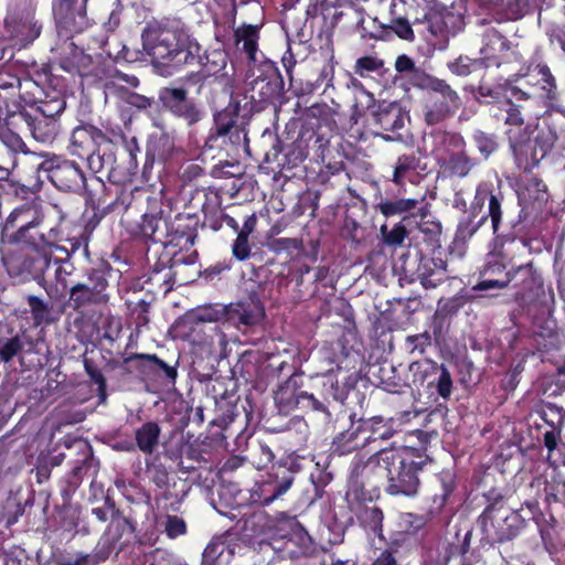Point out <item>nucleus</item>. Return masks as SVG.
<instances>
[{"label": "nucleus", "instance_id": "1", "mask_svg": "<svg viewBox=\"0 0 565 565\" xmlns=\"http://www.w3.org/2000/svg\"><path fill=\"white\" fill-rule=\"evenodd\" d=\"M425 448L392 447L384 456L387 466L385 492L393 497L415 498L419 493V473L430 462Z\"/></svg>", "mask_w": 565, "mask_h": 565}, {"label": "nucleus", "instance_id": "2", "mask_svg": "<svg viewBox=\"0 0 565 565\" xmlns=\"http://www.w3.org/2000/svg\"><path fill=\"white\" fill-rule=\"evenodd\" d=\"M509 149L513 156L515 166L523 172H531L553 150L558 139L557 130L546 125L537 130L532 137L531 125L520 129L507 130Z\"/></svg>", "mask_w": 565, "mask_h": 565}, {"label": "nucleus", "instance_id": "3", "mask_svg": "<svg viewBox=\"0 0 565 565\" xmlns=\"http://www.w3.org/2000/svg\"><path fill=\"white\" fill-rule=\"evenodd\" d=\"M207 75L202 71L189 72L179 81L181 86L162 87L158 93V100L167 113L178 120L184 122L188 128L198 125L205 116L204 109L199 102L189 96L186 86L204 85Z\"/></svg>", "mask_w": 565, "mask_h": 565}, {"label": "nucleus", "instance_id": "4", "mask_svg": "<svg viewBox=\"0 0 565 565\" xmlns=\"http://www.w3.org/2000/svg\"><path fill=\"white\" fill-rule=\"evenodd\" d=\"M185 35L180 18L152 20L142 30V47L153 60L167 64Z\"/></svg>", "mask_w": 565, "mask_h": 565}, {"label": "nucleus", "instance_id": "5", "mask_svg": "<svg viewBox=\"0 0 565 565\" xmlns=\"http://www.w3.org/2000/svg\"><path fill=\"white\" fill-rule=\"evenodd\" d=\"M509 288L513 290V299L526 312L537 309L546 298L542 270L530 260L512 266Z\"/></svg>", "mask_w": 565, "mask_h": 565}, {"label": "nucleus", "instance_id": "6", "mask_svg": "<svg viewBox=\"0 0 565 565\" xmlns=\"http://www.w3.org/2000/svg\"><path fill=\"white\" fill-rule=\"evenodd\" d=\"M53 260L52 248L20 247L3 257V264L10 277L21 281L44 280L45 271Z\"/></svg>", "mask_w": 565, "mask_h": 565}, {"label": "nucleus", "instance_id": "7", "mask_svg": "<svg viewBox=\"0 0 565 565\" xmlns=\"http://www.w3.org/2000/svg\"><path fill=\"white\" fill-rule=\"evenodd\" d=\"M199 259L198 252L173 250L171 245L163 247L152 266L148 281L164 288V292L172 290L174 284H186L183 277L184 266L195 265Z\"/></svg>", "mask_w": 565, "mask_h": 565}, {"label": "nucleus", "instance_id": "8", "mask_svg": "<svg viewBox=\"0 0 565 565\" xmlns=\"http://www.w3.org/2000/svg\"><path fill=\"white\" fill-rule=\"evenodd\" d=\"M38 170L45 173L47 180L61 192L85 195L89 192L86 174L76 161L56 154L46 156Z\"/></svg>", "mask_w": 565, "mask_h": 565}, {"label": "nucleus", "instance_id": "9", "mask_svg": "<svg viewBox=\"0 0 565 565\" xmlns=\"http://www.w3.org/2000/svg\"><path fill=\"white\" fill-rule=\"evenodd\" d=\"M109 271L110 266L108 264L89 269L86 281L76 282L68 287V298L65 306L74 311H82L83 309L108 302L109 297L106 294V289L108 287L107 276Z\"/></svg>", "mask_w": 565, "mask_h": 565}, {"label": "nucleus", "instance_id": "10", "mask_svg": "<svg viewBox=\"0 0 565 565\" xmlns=\"http://www.w3.org/2000/svg\"><path fill=\"white\" fill-rule=\"evenodd\" d=\"M520 210L515 218L509 221L514 235H526L532 224L531 214L540 213L550 200V193L545 182L531 177L519 185L516 191Z\"/></svg>", "mask_w": 565, "mask_h": 565}, {"label": "nucleus", "instance_id": "11", "mask_svg": "<svg viewBox=\"0 0 565 565\" xmlns=\"http://www.w3.org/2000/svg\"><path fill=\"white\" fill-rule=\"evenodd\" d=\"M103 138L102 129L95 125L82 122L72 129L67 150L72 156L85 159L93 173H99L106 166L105 152H100Z\"/></svg>", "mask_w": 565, "mask_h": 565}, {"label": "nucleus", "instance_id": "12", "mask_svg": "<svg viewBox=\"0 0 565 565\" xmlns=\"http://www.w3.org/2000/svg\"><path fill=\"white\" fill-rule=\"evenodd\" d=\"M403 274L409 282L418 280L426 288H435L447 279V264L441 258L424 255L416 249L414 256L411 253L404 258Z\"/></svg>", "mask_w": 565, "mask_h": 565}, {"label": "nucleus", "instance_id": "13", "mask_svg": "<svg viewBox=\"0 0 565 565\" xmlns=\"http://www.w3.org/2000/svg\"><path fill=\"white\" fill-rule=\"evenodd\" d=\"M348 508L355 516L361 529L369 535L386 542L383 532L384 512L373 502L369 491L351 490L347 492Z\"/></svg>", "mask_w": 565, "mask_h": 565}, {"label": "nucleus", "instance_id": "14", "mask_svg": "<svg viewBox=\"0 0 565 565\" xmlns=\"http://www.w3.org/2000/svg\"><path fill=\"white\" fill-rule=\"evenodd\" d=\"M58 65L71 75H78L88 85L107 79L111 72L110 65L102 54L93 56L77 47L62 56Z\"/></svg>", "mask_w": 565, "mask_h": 565}, {"label": "nucleus", "instance_id": "15", "mask_svg": "<svg viewBox=\"0 0 565 565\" xmlns=\"http://www.w3.org/2000/svg\"><path fill=\"white\" fill-rule=\"evenodd\" d=\"M477 194H480L482 207L487 203V212L483 213L482 216L486 217V222L490 220L495 242L505 244L513 242L515 238H521L522 244L525 245V235H514L513 228L507 234L500 233L504 216L508 213V203L504 193L500 189L494 190L490 184L481 182L477 185L473 198H477ZM510 227L512 226L510 225Z\"/></svg>", "mask_w": 565, "mask_h": 565}, {"label": "nucleus", "instance_id": "16", "mask_svg": "<svg viewBox=\"0 0 565 565\" xmlns=\"http://www.w3.org/2000/svg\"><path fill=\"white\" fill-rule=\"evenodd\" d=\"M423 107L424 121L428 126H437L455 116L461 108L460 95L445 79L440 81L430 92Z\"/></svg>", "mask_w": 565, "mask_h": 565}, {"label": "nucleus", "instance_id": "17", "mask_svg": "<svg viewBox=\"0 0 565 565\" xmlns=\"http://www.w3.org/2000/svg\"><path fill=\"white\" fill-rule=\"evenodd\" d=\"M504 244L495 242V247L488 253L479 270L480 280L473 287L476 291L509 288L512 273L511 258L503 249Z\"/></svg>", "mask_w": 565, "mask_h": 565}, {"label": "nucleus", "instance_id": "18", "mask_svg": "<svg viewBox=\"0 0 565 565\" xmlns=\"http://www.w3.org/2000/svg\"><path fill=\"white\" fill-rule=\"evenodd\" d=\"M524 509L513 510L509 514L490 518L484 522H478L481 531V542L493 546L503 544L518 537L526 525L527 514H523Z\"/></svg>", "mask_w": 565, "mask_h": 565}, {"label": "nucleus", "instance_id": "19", "mask_svg": "<svg viewBox=\"0 0 565 565\" xmlns=\"http://www.w3.org/2000/svg\"><path fill=\"white\" fill-rule=\"evenodd\" d=\"M315 136L311 127H301L297 138L290 143L281 145L276 138L271 149L265 152V162H277L281 169H294L302 163L309 156L310 138Z\"/></svg>", "mask_w": 565, "mask_h": 565}, {"label": "nucleus", "instance_id": "20", "mask_svg": "<svg viewBox=\"0 0 565 565\" xmlns=\"http://www.w3.org/2000/svg\"><path fill=\"white\" fill-rule=\"evenodd\" d=\"M348 12L335 0H310L306 9L305 24L319 38H331L341 19Z\"/></svg>", "mask_w": 565, "mask_h": 565}, {"label": "nucleus", "instance_id": "21", "mask_svg": "<svg viewBox=\"0 0 565 565\" xmlns=\"http://www.w3.org/2000/svg\"><path fill=\"white\" fill-rule=\"evenodd\" d=\"M388 448H380L366 460L354 459L351 465L350 471V488L351 490H362L366 486L371 488H377L382 480L387 481V466L384 462L385 452Z\"/></svg>", "mask_w": 565, "mask_h": 565}, {"label": "nucleus", "instance_id": "22", "mask_svg": "<svg viewBox=\"0 0 565 565\" xmlns=\"http://www.w3.org/2000/svg\"><path fill=\"white\" fill-rule=\"evenodd\" d=\"M87 2L88 0L53 1V15L61 35L72 38L88 28Z\"/></svg>", "mask_w": 565, "mask_h": 565}, {"label": "nucleus", "instance_id": "23", "mask_svg": "<svg viewBox=\"0 0 565 565\" xmlns=\"http://www.w3.org/2000/svg\"><path fill=\"white\" fill-rule=\"evenodd\" d=\"M44 221L41 204L35 200L25 201L9 213L1 224L0 242L11 236L13 239L24 237L30 227H40Z\"/></svg>", "mask_w": 565, "mask_h": 565}, {"label": "nucleus", "instance_id": "24", "mask_svg": "<svg viewBox=\"0 0 565 565\" xmlns=\"http://www.w3.org/2000/svg\"><path fill=\"white\" fill-rule=\"evenodd\" d=\"M373 125L377 128L375 135L386 141L402 140L401 130L409 121L408 113L397 102H381L372 113Z\"/></svg>", "mask_w": 565, "mask_h": 565}, {"label": "nucleus", "instance_id": "25", "mask_svg": "<svg viewBox=\"0 0 565 565\" xmlns=\"http://www.w3.org/2000/svg\"><path fill=\"white\" fill-rule=\"evenodd\" d=\"M141 152L138 140H130L125 151L105 153L108 169L107 179L114 184L134 183L138 172V154Z\"/></svg>", "mask_w": 565, "mask_h": 565}, {"label": "nucleus", "instance_id": "26", "mask_svg": "<svg viewBox=\"0 0 565 565\" xmlns=\"http://www.w3.org/2000/svg\"><path fill=\"white\" fill-rule=\"evenodd\" d=\"M153 126L160 130V134L152 135L147 142L146 161L142 169L145 181H149L148 171L156 160L168 163L182 152V149L175 146V137L168 131L162 120H154Z\"/></svg>", "mask_w": 565, "mask_h": 565}, {"label": "nucleus", "instance_id": "27", "mask_svg": "<svg viewBox=\"0 0 565 565\" xmlns=\"http://www.w3.org/2000/svg\"><path fill=\"white\" fill-rule=\"evenodd\" d=\"M200 218L195 213H179L166 223V242L163 247L171 245L173 250L195 252L192 249L198 237Z\"/></svg>", "mask_w": 565, "mask_h": 565}, {"label": "nucleus", "instance_id": "28", "mask_svg": "<svg viewBox=\"0 0 565 565\" xmlns=\"http://www.w3.org/2000/svg\"><path fill=\"white\" fill-rule=\"evenodd\" d=\"M9 125L18 130H26L32 137L43 143H51L60 132V122L57 119H51L32 115L25 109L11 113Z\"/></svg>", "mask_w": 565, "mask_h": 565}, {"label": "nucleus", "instance_id": "29", "mask_svg": "<svg viewBox=\"0 0 565 565\" xmlns=\"http://www.w3.org/2000/svg\"><path fill=\"white\" fill-rule=\"evenodd\" d=\"M250 111L260 113L268 107L275 110L285 102V83L282 78L277 81H250L248 83Z\"/></svg>", "mask_w": 565, "mask_h": 565}, {"label": "nucleus", "instance_id": "30", "mask_svg": "<svg viewBox=\"0 0 565 565\" xmlns=\"http://www.w3.org/2000/svg\"><path fill=\"white\" fill-rule=\"evenodd\" d=\"M36 341L25 331L13 328L0 332V364L11 365L14 361L23 364L26 355L36 352Z\"/></svg>", "mask_w": 565, "mask_h": 565}, {"label": "nucleus", "instance_id": "31", "mask_svg": "<svg viewBox=\"0 0 565 565\" xmlns=\"http://www.w3.org/2000/svg\"><path fill=\"white\" fill-rule=\"evenodd\" d=\"M524 87L532 89V93L545 100L554 102L558 98V89L555 76L545 63L531 64L526 72L515 75Z\"/></svg>", "mask_w": 565, "mask_h": 565}, {"label": "nucleus", "instance_id": "32", "mask_svg": "<svg viewBox=\"0 0 565 565\" xmlns=\"http://www.w3.org/2000/svg\"><path fill=\"white\" fill-rule=\"evenodd\" d=\"M223 312L238 329L254 327L265 317L264 305L255 290H250L246 299L225 307Z\"/></svg>", "mask_w": 565, "mask_h": 565}, {"label": "nucleus", "instance_id": "33", "mask_svg": "<svg viewBox=\"0 0 565 565\" xmlns=\"http://www.w3.org/2000/svg\"><path fill=\"white\" fill-rule=\"evenodd\" d=\"M511 42L494 28L487 29L482 34L480 62L486 67H500L508 61Z\"/></svg>", "mask_w": 565, "mask_h": 565}, {"label": "nucleus", "instance_id": "34", "mask_svg": "<svg viewBox=\"0 0 565 565\" xmlns=\"http://www.w3.org/2000/svg\"><path fill=\"white\" fill-rule=\"evenodd\" d=\"M4 30L12 41L26 46L38 39L42 24L31 13H12L4 19Z\"/></svg>", "mask_w": 565, "mask_h": 565}, {"label": "nucleus", "instance_id": "35", "mask_svg": "<svg viewBox=\"0 0 565 565\" xmlns=\"http://www.w3.org/2000/svg\"><path fill=\"white\" fill-rule=\"evenodd\" d=\"M191 489L192 486L186 479L178 477L169 486L154 491L153 502L159 510L177 513Z\"/></svg>", "mask_w": 565, "mask_h": 565}, {"label": "nucleus", "instance_id": "36", "mask_svg": "<svg viewBox=\"0 0 565 565\" xmlns=\"http://www.w3.org/2000/svg\"><path fill=\"white\" fill-rule=\"evenodd\" d=\"M262 24L243 23L233 30V40L236 51L245 56L246 64H254L260 56L259 40Z\"/></svg>", "mask_w": 565, "mask_h": 565}, {"label": "nucleus", "instance_id": "37", "mask_svg": "<svg viewBox=\"0 0 565 565\" xmlns=\"http://www.w3.org/2000/svg\"><path fill=\"white\" fill-rule=\"evenodd\" d=\"M302 375L292 373L274 392L275 404L281 414H289L295 409H300L301 397L305 391L301 390Z\"/></svg>", "mask_w": 565, "mask_h": 565}, {"label": "nucleus", "instance_id": "38", "mask_svg": "<svg viewBox=\"0 0 565 565\" xmlns=\"http://www.w3.org/2000/svg\"><path fill=\"white\" fill-rule=\"evenodd\" d=\"M135 531L136 526L129 519L125 516L110 519V523L99 537L97 545L109 558L115 550H117V553L124 550L125 544L120 543L122 536L126 533L132 534Z\"/></svg>", "mask_w": 565, "mask_h": 565}, {"label": "nucleus", "instance_id": "39", "mask_svg": "<svg viewBox=\"0 0 565 565\" xmlns=\"http://www.w3.org/2000/svg\"><path fill=\"white\" fill-rule=\"evenodd\" d=\"M434 494L428 505V514L434 516L439 514L446 507L449 498L457 489L456 473L450 469H445L435 475L434 479Z\"/></svg>", "mask_w": 565, "mask_h": 565}, {"label": "nucleus", "instance_id": "40", "mask_svg": "<svg viewBox=\"0 0 565 565\" xmlns=\"http://www.w3.org/2000/svg\"><path fill=\"white\" fill-rule=\"evenodd\" d=\"M115 186V198L111 201H108L106 198V193L102 194V207H108V211L125 213L129 209H132L138 202H140L145 194H147V190L145 188L135 185L134 183L127 184H114Z\"/></svg>", "mask_w": 565, "mask_h": 565}, {"label": "nucleus", "instance_id": "41", "mask_svg": "<svg viewBox=\"0 0 565 565\" xmlns=\"http://www.w3.org/2000/svg\"><path fill=\"white\" fill-rule=\"evenodd\" d=\"M42 76L44 77V82L49 83L50 86L54 85L52 67L47 64L42 66L41 73H38L39 79L25 77L19 81V98L25 106L33 108L38 102H41L42 96L45 97L47 89L41 84Z\"/></svg>", "mask_w": 565, "mask_h": 565}, {"label": "nucleus", "instance_id": "42", "mask_svg": "<svg viewBox=\"0 0 565 565\" xmlns=\"http://www.w3.org/2000/svg\"><path fill=\"white\" fill-rule=\"evenodd\" d=\"M300 465L296 459L289 458L274 465L271 469L265 475V478L270 483L271 489L278 497H282L294 484L295 476L299 471Z\"/></svg>", "mask_w": 565, "mask_h": 565}, {"label": "nucleus", "instance_id": "43", "mask_svg": "<svg viewBox=\"0 0 565 565\" xmlns=\"http://www.w3.org/2000/svg\"><path fill=\"white\" fill-rule=\"evenodd\" d=\"M480 200V194H477L469 206V212L460 216L455 233L457 242L466 243L470 241L486 224V217L481 215L482 203Z\"/></svg>", "mask_w": 565, "mask_h": 565}, {"label": "nucleus", "instance_id": "44", "mask_svg": "<svg viewBox=\"0 0 565 565\" xmlns=\"http://www.w3.org/2000/svg\"><path fill=\"white\" fill-rule=\"evenodd\" d=\"M358 427L363 447H366L379 440L384 441L394 435L392 427L384 422L381 416H373L370 418H356Z\"/></svg>", "mask_w": 565, "mask_h": 565}, {"label": "nucleus", "instance_id": "45", "mask_svg": "<svg viewBox=\"0 0 565 565\" xmlns=\"http://www.w3.org/2000/svg\"><path fill=\"white\" fill-rule=\"evenodd\" d=\"M479 166V159L470 156L468 151H452L445 159L441 168L449 178L465 179Z\"/></svg>", "mask_w": 565, "mask_h": 565}, {"label": "nucleus", "instance_id": "46", "mask_svg": "<svg viewBox=\"0 0 565 565\" xmlns=\"http://www.w3.org/2000/svg\"><path fill=\"white\" fill-rule=\"evenodd\" d=\"M257 226V216L253 213L247 215L243 222L242 228L238 231L236 238L231 245L232 257L237 262H247L253 257L252 243L249 236L255 232Z\"/></svg>", "mask_w": 565, "mask_h": 565}, {"label": "nucleus", "instance_id": "47", "mask_svg": "<svg viewBox=\"0 0 565 565\" xmlns=\"http://www.w3.org/2000/svg\"><path fill=\"white\" fill-rule=\"evenodd\" d=\"M356 414L350 415V426L340 431L332 440L331 449L333 454L339 456L351 454L352 451L364 448L361 435L356 423Z\"/></svg>", "mask_w": 565, "mask_h": 565}, {"label": "nucleus", "instance_id": "48", "mask_svg": "<svg viewBox=\"0 0 565 565\" xmlns=\"http://www.w3.org/2000/svg\"><path fill=\"white\" fill-rule=\"evenodd\" d=\"M426 41L435 49L443 50L447 46L449 41V28L439 13H429L422 22Z\"/></svg>", "mask_w": 565, "mask_h": 565}, {"label": "nucleus", "instance_id": "49", "mask_svg": "<svg viewBox=\"0 0 565 565\" xmlns=\"http://www.w3.org/2000/svg\"><path fill=\"white\" fill-rule=\"evenodd\" d=\"M161 433L162 429L158 422L148 420L142 423L135 429L137 449L146 456L153 455L160 445Z\"/></svg>", "mask_w": 565, "mask_h": 565}, {"label": "nucleus", "instance_id": "50", "mask_svg": "<svg viewBox=\"0 0 565 565\" xmlns=\"http://www.w3.org/2000/svg\"><path fill=\"white\" fill-rule=\"evenodd\" d=\"M201 52L202 46L198 40L186 34L167 65H172L179 70L194 64L200 65Z\"/></svg>", "mask_w": 565, "mask_h": 565}, {"label": "nucleus", "instance_id": "51", "mask_svg": "<svg viewBox=\"0 0 565 565\" xmlns=\"http://www.w3.org/2000/svg\"><path fill=\"white\" fill-rule=\"evenodd\" d=\"M56 85L57 84H54L51 89H47L45 92V97L42 96L41 102H38L34 105V115L57 119V117L65 110L66 99L63 89H56Z\"/></svg>", "mask_w": 565, "mask_h": 565}, {"label": "nucleus", "instance_id": "52", "mask_svg": "<svg viewBox=\"0 0 565 565\" xmlns=\"http://www.w3.org/2000/svg\"><path fill=\"white\" fill-rule=\"evenodd\" d=\"M150 358L154 353H131L121 361L120 369L127 373H138L142 380H156V365Z\"/></svg>", "mask_w": 565, "mask_h": 565}, {"label": "nucleus", "instance_id": "53", "mask_svg": "<svg viewBox=\"0 0 565 565\" xmlns=\"http://www.w3.org/2000/svg\"><path fill=\"white\" fill-rule=\"evenodd\" d=\"M359 374L356 372L344 373L341 366L337 370L330 371V384L332 401L343 403L350 391L354 390L359 382Z\"/></svg>", "mask_w": 565, "mask_h": 565}, {"label": "nucleus", "instance_id": "54", "mask_svg": "<svg viewBox=\"0 0 565 565\" xmlns=\"http://www.w3.org/2000/svg\"><path fill=\"white\" fill-rule=\"evenodd\" d=\"M419 163L420 158L414 152L399 154L393 166L392 181L398 186L404 185L406 181L412 182L418 174Z\"/></svg>", "mask_w": 565, "mask_h": 565}, {"label": "nucleus", "instance_id": "55", "mask_svg": "<svg viewBox=\"0 0 565 565\" xmlns=\"http://www.w3.org/2000/svg\"><path fill=\"white\" fill-rule=\"evenodd\" d=\"M444 364H439L431 359H424L419 361H413L408 370L412 373L414 385L433 388L435 385L436 374L440 371Z\"/></svg>", "mask_w": 565, "mask_h": 565}, {"label": "nucleus", "instance_id": "56", "mask_svg": "<svg viewBox=\"0 0 565 565\" xmlns=\"http://www.w3.org/2000/svg\"><path fill=\"white\" fill-rule=\"evenodd\" d=\"M526 508L529 509L527 519H533L539 527L542 541L545 545H550L555 547L559 543L558 535V522L551 515V522H547L543 514L536 515L535 510L537 509L536 502H526Z\"/></svg>", "mask_w": 565, "mask_h": 565}, {"label": "nucleus", "instance_id": "57", "mask_svg": "<svg viewBox=\"0 0 565 565\" xmlns=\"http://www.w3.org/2000/svg\"><path fill=\"white\" fill-rule=\"evenodd\" d=\"M228 54L223 47H207L201 52L200 66L210 76H224L227 66Z\"/></svg>", "mask_w": 565, "mask_h": 565}, {"label": "nucleus", "instance_id": "58", "mask_svg": "<svg viewBox=\"0 0 565 565\" xmlns=\"http://www.w3.org/2000/svg\"><path fill=\"white\" fill-rule=\"evenodd\" d=\"M490 115L499 121H503L508 126L524 127L525 118L522 113V107L515 104L511 97L503 100V104L495 106L494 109H489Z\"/></svg>", "mask_w": 565, "mask_h": 565}, {"label": "nucleus", "instance_id": "59", "mask_svg": "<svg viewBox=\"0 0 565 565\" xmlns=\"http://www.w3.org/2000/svg\"><path fill=\"white\" fill-rule=\"evenodd\" d=\"M247 66V78L250 81H270L282 78L280 71L275 62L267 58L263 53L256 57L254 64H246Z\"/></svg>", "mask_w": 565, "mask_h": 565}, {"label": "nucleus", "instance_id": "60", "mask_svg": "<svg viewBox=\"0 0 565 565\" xmlns=\"http://www.w3.org/2000/svg\"><path fill=\"white\" fill-rule=\"evenodd\" d=\"M483 498L486 500V508L478 516L477 522L486 523L490 518L501 513L507 501V492L501 488L492 487L483 492Z\"/></svg>", "mask_w": 565, "mask_h": 565}, {"label": "nucleus", "instance_id": "61", "mask_svg": "<svg viewBox=\"0 0 565 565\" xmlns=\"http://www.w3.org/2000/svg\"><path fill=\"white\" fill-rule=\"evenodd\" d=\"M419 201L416 199L381 200L375 209L385 217L413 213L417 210Z\"/></svg>", "mask_w": 565, "mask_h": 565}, {"label": "nucleus", "instance_id": "62", "mask_svg": "<svg viewBox=\"0 0 565 565\" xmlns=\"http://www.w3.org/2000/svg\"><path fill=\"white\" fill-rule=\"evenodd\" d=\"M227 554L226 561L234 554V550L220 537H214L202 553L201 565H220L224 554Z\"/></svg>", "mask_w": 565, "mask_h": 565}, {"label": "nucleus", "instance_id": "63", "mask_svg": "<svg viewBox=\"0 0 565 565\" xmlns=\"http://www.w3.org/2000/svg\"><path fill=\"white\" fill-rule=\"evenodd\" d=\"M141 218L137 234L147 241L161 243L163 245V242H166V223L168 222L162 218L154 217L141 216Z\"/></svg>", "mask_w": 565, "mask_h": 565}, {"label": "nucleus", "instance_id": "64", "mask_svg": "<svg viewBox=\"0 0 565 565\" xmlns=\"http://www.w3.org/2000/svg\"><path fill=\"white\" fill-rule=\"evenodd\" d=\"M157 523L162 533H164L170 540H175L188 534V524L185 520L177 514L166 512L157 519Z\"/></svg>", "mask_w": 565, "mask_h": 565}]
</instances>
